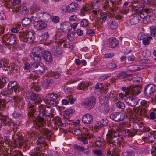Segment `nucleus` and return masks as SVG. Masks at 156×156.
<instances>
[{
    "label": "nucleus",
    "instance_id": "nucleus-4",
    "mask_svg": "<svg viewBox=\"0 0 156 156\" xmlns=\"http://www.w3.org/2000/svg\"><path fill=\"white\" fill-rule=\"evenodd\" d=\"M107 143L108 144L116 145L122 140V136L119 135L117 133H109L107 135Z\"/></svg>",
    "mask_w": 156,
    "mask_h": 156
},
{
    "label": "nucleus",
    "instance_id": "nucleus-33",
    "mask_svg": "<svg viewBox=\"0 0 156 156\" xmlns=\"http://www.w3.org/2000/svg\"><path fill=\"white\" fill-rule=\"evenodd\" d=\"M16 66H15L13 65V66H10L8 64V66H6V68H3V69L5 71H8L10 72L11 73H15L16 72L17 70V68Z\"/></svg>",
    "mask_w": 156,
    "mask_h": 156
},
{
    "label": "nucleus",
    "instance_id": "nucleus-32",
    "mask_svg": "<svg viewBox=\"0 0 156 156\" xmlns=\"http://www.w3.org/2000/svg\"><path fill=\"white\" fill-rule=\"evenodd\" d=\"M141 87L140 86H135L131 88L130 91L132 94L138 95L140 92Z\"/></svg>",
    "mask_w": 156,
    "mask_h": 156
},
{
    "label": "nucleus",
    "instance_id": "nucleus-1",
    "mask_svg": "<svg viewBox=\"0 0 156 156\" xmlns=\"http://www.w3.org/2000/svg\"><path fill=\"white\" fill-rule=\"evenodd\" d=\"M26 100L27 102H29L27 110L30 121H31L36 129L39 130L41 133L46 135L48 139H50L52 132L44 128L46 124L45 119L46 116L51 117L54 116V109L49 105H40L38 107L40 113L38 118H35L34 115L36 111L34 104L41 103L42 100V98L40 95L33 92H27L26 93Z\"/></svg>",
    "mask_w": 156,
    "mask_h": 156
},
{
    "label": "nucleus",
    "instance_id": "nucleus-36",
    "mask_svg": "<svg viewBox=\"0 0 156 156\" xmlns=\"http://www.w3.org/2000/svg\"><path fill=\"white\" fill-rule=\"evenodd\" d=\"M54 82V81L52 79L45 80L42 83V86L44 88H46L50 84L53 83Z\"/></svg>",
    "mask_w": 156,
    "mask_h": 156
},
{
    "label": "nucleus",
    "instance_id": "nucleus-5",
    "mask_svg": "<svg viewBox=\"0 0 156 156\" xmlns=\"http://www.w3.org/2000/svg\"><path fill=\"white\" fill-rule=\"evenodd\" d=\"M58 95L55 93H49L46 94L44 101L46 103L51 105L55 106L56 105V100L57 98Z\"/></svg>",
    "mask_w": 156,
    "mask_h": 156
},
{
    "label": "nucleus",
    "instance_id": "nucleus-41",
    "mask_svg": "<svg viewBox=\"0 0 156 156\" xmlns=\"http://www.w3.org/2000/svg\"><path fill=\"white\" fill-rule=\"evenodd\" d=\"M13 101L15 105L19 104L21 102L22 100V98L21 97L19 96H15L13 97Z\"/></svg>",
    "mask_w": 156,
    "mask_h": 156
},
{
    "label": "nucleus",
    "instance_id": "nucleus-31",
    "mask_svg": "<svg viewBox=\"0 0 156 156\" xmlns=\"http://www.w3.org/2000/svg\"><path fill=\"white\" fill-rule=\"evenodd\" d=\"M44 49L40 47H36L32 49L31 52L33 54H37L41 55V54L44 51Z\"/></svg>",
    "mask_w": 156,
    "mask_h": 156
},
{
    "label": "nucleus",
    "instance_id": "nucleus-21",
    "mask_svg": "<svg viewBox=\"0 0 156 156\" xmlns=\"http://www.w3.org/2000/svg\"><path fill=\"white\" fill-rule=\"evenodd\" d=\"M43 55L44 59L47 62H51L53 60L52 56L50 52L48 51H44Z\"/></svg>",
    "mask_w": 156,
    "mask_h": 156
},
{
    "label": "nucleus",
    "instance_id": "nucleus-64",
    "mask_svg": "<svg viewBox=\"0 0 156 156\" xmlns=\"http://www.w3.org/2000/svg\"><path fill=\"white\" fill-rule=\"evenodd\" d=\"M31 9L32 10H39L40 7L39 5L34 3L32 5Z\"/></svg>",
    "mask_w": 156,
    "mask_h": 156
},
{
    "label": "nucleus",
    "instance_id": "nucleus-34",
    "mask_svg": "<svg viewBox=\"0 0 156 156\" xmlns=\"http://www.w3.org/2000/svg\"><path fill=\"white\" fill-rule=\"evenodd\" d=\"M30 55L33 60L39 62L41 61V55H39L37 54H33L31 52L30 54Z\"/></svg>",
    "mask_w": 156,
    "mask_h": 156
},
{
    "label": "nucleus",
    "instance_id": "nucleus-62",
    "mask_svg": "<svg viewBox=\"0 0 156 156\" xmlns=\"http://www.w3.org/2000/svg\"><path fill=\"white\" fill-rule=\"evenodd\" d=\"M102 126L101 122L100 121H98L96 123L94 127V128L96 129H99Z\"/></svg>",
    "mask_w": 156,
    "mask_h": 156
},
{
    "label": "nucleus",
    "instance_id": "nucleus-11",
    "mask_svg": "<svg viewBox=\"0 0 156 156\" xmlns=\"http://www.w3.org/2000/svg\"><path fill=\"white\" fill-rule=\"evenodd\" d=\"M110 119L116 122L123 120L125 116L124 114L120 112H115L112 113L110 115Z\"/></svg>",
    "mask_w": 156,
    "mask_h": 156
},
{
    "label": "nucleus",
    "instance_id": "nucleus-37",
    "mask_svg": "<svg viewBox=\"0 0 156 156\" xmlns=\"http://www.w3.org/2000/svg\"><path fill=\"white\" fill-rule=\"evenodd\" d=\"M9 61L6 58H3L0 61V67H2L4 68H6L8 65Z\"/></svg>",
    "mask_w": 156,
    "mask_h": 156
},
{
    "label": "nucleus",
    "instance_id": "nucleus-18",
    "mask_svg": "<svg viewBox=\"0 0 156 156\" xmlns=\"http://www.w3.org/2000/svg\"><path fill=\"white\" fill-rule=\"evenodd\" d=\"M67 98L68 99V101L67 99H64L62 100V103L63 105H67L68 104L69 102L71 104H72L76 101V98L73 97L71 95L68 96Z\"/></svg>",
    "mask_w": 156,
    "mask_h": 156
},
{
    "label": "nucleus",
    "instance_id": "nucleus-22",
    "mask_svg": "<svg viewBox=\"0 0 156 156\" xmlns=\"http://www.w3.org/2000/svg\"><path fill=\"white\" fill-rule=\"evenodd\" d=\"M90 83L86 81H82L78 86L77 88L79 89L83 90H87L88 87Z\"/></svg>",
    "mask_w": 156,
    "mask_h": 156
},
{
    "label": "nucleus",
    "instance_id": "nucleus-24",
    "mask_svg": "<svg viewBox=\"0 0 156 156\" xmlns=\"http://www.w3.org/2000/svg\"><path fill=\"white\" fill-rule=\"evenodd\" d=\"M155 138L154 134L152 133H149L144 138V140L147 142H153L155 140Z\"/></svg>",
    "mask_w": 156,
    "mask_h": 156
},
{
    "label": "nucleus",
    "instance_id": "nucleus-16",
    "mask_svg": "<svg viewBox=\"0 0 156 156\" xmlns=\"http://www.w3.org/2000/svg\"><path fill=\"white\" fill-rule=\"evenodd\" d=\"M93 117L90 114H86L82 118L83 122L85 124H90L93 122Z\"/></svg>",
    "mask_w": 156,
    "mask_h": 156
},
{
    "label": "nucleus",
    "instance_id": "nucleus-15",
    "mask_svg": "<svg viewBox=\"0 0 156 156\" xmlns=\"http://www.w3.org/2000/svg\"><path fill=\"white\" fill-rule=\"evenodd\" d=\"M124 100L126 103L131 106H136L138 102V100L137 99L131 96L126 98Z\"/></svg>",
    "mask_w": 156,
    "mask_h": 156
},
{
    "label": "nucleus",
    "instance_id": "nucleus-23",
    "mask_svg": "<svg viewBox=\"0 0 156 156\" xmlns=\"http://www.w3.org/2000/svg\"><path fill=\"white\" fill-rule=\"evenodd\" d=\"M143 68L142 66H141L131 65L127 67V70L129 71L133 72L141 70Z\"/></svg>",
    "mask_w": 156,
    "mask_h": 156
},
{
    "label": "nucleus",
    "instance_id": "nucleus-58",
    "mask_svg": "<svg viewBox=\"0 0 156 156\" xmlns=\"http://www.w3.org/2000/svg\"><path fill=\"white\" fill-rule=\"evenodd\" d=\"M86 34L89 36H93L94 35L95 32L94 30L92 29H87Z\"/></svg>",
    "mask_w": 156,
    "mask_h": 156
},
{
    "label": "nucleus",
    "instance_id": "nucleus-40",
    "mask_svg": "<svg viewBox=\"0 0 156 156\" xmlns=\"http://www.w3.org/2000/svg\"><path fill=\"white\" fill-rule=\"evenodd\" d=\"M106 66L107 68L110 69H113L117 66V65L112 62H109L107 64Z\"/></svg>",
    "mask_w": 156,
    "mask_h": 156
},
{
    "label": "nucleus",
    "instance_id": "nucleus-60",
    "mask_svg": "<svg viewBox=\"0 0 156 156\" xmlns=\"http://www.w3.org/2000/svg\"><path fill=\"white\" fill-rule=\"evenodd\" d=\"M125 156H134L133 151L132 150L127 151L125 153Z\"/></svg>",
    "mask_w": 156,
    "mask_h": 156
},
{
    "label": "nucleus",
    "instance_id": "nucleus-35",
    "mask_svg": "<svg viewBox=\"0 0 156 156\" xmlns=\"http://www.w3.org/2000/svg\"><path fill=\"white\" fill-rule=\"evenodd\" d=\"M140 101V106L143 108H147L149 106L150 102L147 101L145 100H142L140 99L138 100V101Z\"/></svg>",
    "mask_w": 156,
    "mask_h": 156
},
{
    "label": "nucleus",
    "instance_id": "nucleus-14",
    "mask_svg": "<svg viewBox=\"0 0 156 156\" xmlns=\"http://www.w3.org/2000/svg\"><path fill=\"white\" fill-rule=\"evenodd\" d=\"M112 129L115 130L120 132L123 134L128 133L129 130L125 129V126L123 124H119L116 125L112 126Z\"/></svg>",
    "mask_w": 156,
    "mask_h": 156
},
{
    "label": "nucleus",
    "instance_id": "nucleus-53",
    "mask_svg": "<svg viewBox=\"0 0 156 156\" xmlns=\"http://www.w3.org/2000/svg\"><path fill=\"white\" fill-rule=\"evenodd\" d=\"M127 77V75L124 72H121L117 76V77L119 79H124Z\"/></svg>",
    "mask_w": 156,
    "mask_h": 156
},
{
    "label": "nucleus",
    "instance_id": "nucleus-52",
    "mask_svg": "<svg viewBox=\"0 0 156 156\" xmlns=\"http://www.w3.org/2000/svg\"><path fill=\"white\" fill-rule=\"evenodd\" d=\"M89 22L86 19H83L81 21L80 26L81 27H85L89 24Z\"/></svg>",
    "mask_w": 156,
    "mask_h": 156
},
{
    "label": "nucleus",
    "instance_id": "nucleus-51",
    "mask_svg": "<svg viewBox=\"0 0 156 156\" xmlns=\"http://www.w3.org/2000/svg\"><path fill=\"white\" fill-rule=\"evenodd\" d=\"M62 119L59 117H56L54 119V124L58 126H61Z\"/></svg>",
    "mask_w": 156,
    "mask_h": 156
},
{
    "label": "nucleus",
    "instance_id": "nucleus-45",
    "mask_svg": "<svg viewBox=\"0 0 156 156\" xmlns=\"http://www.w3.org/2000/svg\"><path fill=\"white\" fill-rule=\"evenodd\" d=\"M150 31L151 35L154 37H156V27L152 26L150 27Z\"/></svg>",
    "mask_w": 156,
    "mask_h": 156
},
{
    "label": "nucleus",
    "instance_id": "nucleus-38",
    "mask_svg": "<svg viewBox=\"0 0 156 156\" xmlns=\"http://www.w3.org/2000/svg\"><path fill=\"white\" fill-rule=\"evenodd\" d=\"M108 99V98L101 95L99 98L100 103L102 105H104L107 103Z\"/></svg>",
    "mask_w": 156,
    "mask_h": 156
},
{
    "label": "nucleus",
    "instance_id": "nucleus-50",
    "mask_svg": "<svg viewBox=\"0 0 156 156\" xmlns=\"http://www.w3.org/2000/svg\"><path fill=\"white\" fill-rule=\"evenodd\" d=\"M110 3L109 1H106L103 4V9L105 10L108 9L109 10H113V9H111V7L110 6Z\"/></svg>",
    "mask_w": 156,
    "mask_h": 156
},
{
    "label": "nucleus",
    "instance_id": "nucleus-43",
    "mask_svg": "<svg viewBox=\"0 0 156 156\" xmlns=\"http://www.w3.org/2000/svg\"><path fill=\"white\" fill-rule=\"evenodd\" d=\"M147 34L144 33H140L137 37V38L138 40H143L145 38H147Z\"/></svg>",
    "mask_w": 156,
    "mask_h": 156
},
{
    "label": "nucleus",
    "instance_id": "nucleus-10",
    "mask_svg": "<svg viewBox=\"0 0 156 156\" xmlns=\"http://www.w3.org/2000/svg\"><path fill=\"white\" fill-rule=\"evenodd\" d=\"M10 153L9 152V149H6L2 152V154L6 156H23L22 152L18 149L15 148L10 149Z\"/></svg>",
    "mask_w": 156,
    "mask_h": 156
},
{
    "label": "nucleus",
    "instance_id": "nucleus-55",
    "mask_svg": "<svg viewBox=\"0 0 156 156\" xmlns=\"http://www.w3.org/2000/svg\"><path fill=\"white\" fill-rule=\"evenodd\" d=\"M116 105L118 108L120 109H123L125 108V105L123 102L118 101L116 103Z\"/></svg>",
    "mask_w": 156,
    "mask_h": 156
},
{
    "label": "nucleus",
    "instance_id": "nucleus-19",
    "mask_svg": "<svg viewBox=\"0 0 156 156\" xmlns=\"http://www.w3.org/2000/svg\"><path fill=\"white\" fill-rule=\"evenodd\" d=\"M3 119L2 123L0 125L3 124L4 126H10L12 124V121L9 119V117L8 116H3L2 117Z\"/></svg>",
    "mask_w": 156,
    "mask_h": 156
},
{
    "label": "nucleus",
    "instance_id": "nucleus-7",
    "mask_svg": "<svg viewBox=\"0 0 156 156\" xmlns=\"http://www.w3.org/2000/svg\"><path fill=\"white\" fill-rule=\"evenodd\" d=\"M8 92L6 90H3L0 94V109L4 108L5 104L10 101L12 98L8 96Z\"/></svg>",
    "mask_w": 156,
    "mask_h": 156
},
{
    "label": "nucleus",
    "instance_id": "nucleus-28",
    "mask_svg": "<svg viewBox=\"0 0 156 156\" xmlns=\"http://www.w3.org/2000/svg\"><path fill=\"white\" fill-rule=\"evenodd\" d=\"M63 51L64 50L62 48L57 47L53 50V52L55 55L58 56L63 54Z\"/></svg>",
    "mask_w": 156,
    "mask_h": 156
},
{
    "label": "nucleus",
    "instance_id": "nucleus-9",
    "mask_svg": "<svg viewBox=\"0 0 156 156\" xmlns=\"http://www.w3.org/2000/svg\"><path fill=\"white\" fill-rule=\"evenodd\" d=\"M95 98L94 96L87 98L83 102V105L88 109H91L95 104Z\"/></svg>",
    "mask_w": 156,
    "mask_h": 156
},
{
    "label": "nucleus",
    "instance_id": "nucleus-61",
    "mask_svg": "<svg viewBox=\"0 0 156 156\" xmlns=\"http://www.w3.org/2000/svg\"><path fill=\"white\" fill-rule=\"evenodd\" d=\"M132 80L134 82L139 83L142 81V78L140 77H136L133 78Z\"/></svg>",
    "mask_w": 156,
    "mask_h": 156
},
{
    "label": "nucleus",
    "instance_id": "nucleus-26",
    "mask_svg": "<svg viewBox=\"0 0 156 156\" xmlns=\"http://www.w3.org/2000/svg\"><path fill=\"white\" fill-rule=\"evenodd\" d=\"M107 156H119L118 151L115 148H110L107 152Z\"/></svg>",
    "mask_w": 156,
    "mask_h": 156
},
{
    "label": "nucleus",
    "instance_id": "nucleus-6",
    "mask_svg": "<svg viewBox=\"0 0 156 156\" xmlns=\"http://www.w3.org/2000/svg\"><path fill=\"white\" fill-rule=\"evenodd\" d=\"M16 37L14 34H6L4 35L2 38V41L6 45H12L15 44Z\"/></svg>",
    "mask_w": 156,
    "mask_h": 156
},
{
    "label": "nucleus",
    "instance_id": "nucleus-8",
    "mask_svg": "<svg viewBox=\"0 0 156 156\" xmlns=\"http://www.w3.org/2000/svg\"><path fill=\"white\" fill-rule=\"evenodd\" d=\"M144 94L147 97H149L153 96L156 91V86L149 84L144 89Z\"/></svg>",
    "mask_w": 156,
    "mask_h": 156
},
{
    "label": "nucleus",
    "instance_id": "nucleus-39",
    "mask_svg": "<svg viewBox=\"0 0 156 156\" xmlns=\"http://www.w3.org/2000/svg\"><path fill=\"white\" fill-rule=\"evenodd\" d=\"M31 86V90L33 91L37 92L40 90V87L37 83L33 82Z\"/></svg>",
    "mask_w": 156,
    "mask_h": 156
},
{
    "label": "nucleus",
    "instance_id": "nucleus-54",
    "mask_svg": "<svg viewBox=\"0 0 156 156\" xmlns=\"http://www.w3.org/2000/svg\"><path fill=\"white\" fill-rule=\"evenodd\" d=\"M149 117L151 120H154L156 119V112L150 110V111Z\"/></svg>",
    "mask_w": 156,
    "mask_h": 156
},
{
    "label": "nucleus",
    "instance_id": "nucleus-42",
    "mask_svg": "<svg viewBox=\"0 0 156 156\" xmlns=\"http://www.w3.org/2000/svg\"><path fill=\"white\" fill-rule=\"evenodd\" d=\"M31 22V20L30 19L28 18H25L22 20V24L23 26H26L29 25Z\"/></svg>",
    "mask_w": 156,
    "mask_h": 156
},
{
    "label": "nucleus",
    "instance_id": "nucleus-48",
    "mask_svg": "<svg viewBox=\"0 0 156 156\" xmlns=\"http://www.w3.org/2000/svg\"><path fill=\"white\" fill-rule=\"evenodd\" d=\"M139 18L137 16H134L130 20V22L133 25L136 24L139 22Z\"/></svg>",
    "mask_w": 156,
    "mask_h": 156
},
{
    "label": "nucleus",
    "instance_id": "nucleus-30",
    "mask_svg": "<svg viewBox=\"0 0 156 156\" xmlns=\"http://www.w3.org/2000/svg\"><path fill=\"white\" fill-rule=\"evenodd\" d=\"M9 81V80L8 78L4 76H0V88H3Z\"/></svg>",
    "mask_w": 156,
    "mask_h": 156
},
{
    "label": "nucleus",
    "instance_id": "nucleus-47",
    "mask_svg": "<svg viewBox=\"0 0 156 156\" xmlns=\"http://www.w3.org/2000/svg\"><path fill=\"white\" fill-rule=\"evenodd\" d=\"M50 75L51 77H52L55 79H58L61 76V75L59 73L54 72H51L50 73Z\"/></svg>",
    "mask_w": 156,
    "mask_h": 156
},
{
    "label": "nucleus",
    "instance_id": "nucleus-57",
    "mask_svg": "<svg viewBox=\"0 0 156 156\" xmlns=\"http://www.w3.org/2000/svg\"><path fill=\"white\" fill-rule=\"evenodd\" d=\"M73 111L71 109L66 110L65 111V116L68 117H70L72 115Z\"/></svg>",
    "mask_w": 156,
    "mask_h": 156
},
{
    "label": "nucleus",
    "instance_id": "nucleus-12",
    "mask_svg": "<svg viewBox=\"0 0 156 156\" xmlns=\"http://www.w3.org/2000/svg\"><path fill=\"white\" fill-rule=\"evenodd\" d=\"M8 88L10 90H14V91L16 94L19 92L21 89L17 83L15 81L9 82L8 85Z\"/></svg>",
    "mask_w": 156,
    "mask_h": 156
},
{
    "label": "nucleus",
    "instance_id": "nucleus-3",
    "mask_svg": "<svg viewBox=\"0 0 156 156\" xmlns=\"http://www.w3.org/2000/svg\"><path fill=\"white\" fill-rule=\"evenodd\" d=\"M19 35L21 41L28 43H32L35 38L34 33L31 31H22L20 33Z\"/></svg>",
    "mask_w": 156,
    "mask_h": 156
},
{
    "label": "nucleus",
    "instance_id": "nucleus-63",
    "mask_svg": "<svg viewBox=\"0 0 156 156\" xmlns=\"http://www.w3.org/2000/svg\"><path fill=\"white\" fill-rule=\"evenodd\" d=\"M82 151H83V152L84 154L87 155H89L90 154V149L89 147H87L86 148H84L83 147V149L82 150Z\"/></svg>",
    "mask_w": 156,
    "mask_h": 156
},
{
    "label": "nucleus",
    "instance_id": "nucleus-56",
    "mask_svg": "<svg viewBox=\"0 0 156 156\" xmlns=\"http://www.w3.org/2000/svg\"><path fill=\"white\" fill-rule=\"evenodd\" d=\"M93 152L97 156H102V153L100 149H95L93 150Z\"/></svg>",
    "mask_w": 156,
    "mask_h": 156
},
{
    "label": "nucleus",
    "instance_id": "nucleus-20",
    "mask_svg": "<svg viewBox=\"0 0 156 156\" xmlns=\"http://www.w3.org/2000/svg\"><path fill=\"white\" fill-rule=\"evenodd\" d=\"M109 45L112 48H115L119 44L118 41L115 38H110L108 40Z\"/></svg>",
    "mask_w": 156,
    "mask_h": 156
},
{
    "label": "nucleus",
    "instance_id": "nucleus-2",
    "mask_svg": "<svg viewBox=\"0 0 156 156\" xmlns=\"http://www.w3.org/2000/svg\"><path fill=\"white\" fill-rule=\"evenodd\" d=\"M12 132V138L14 140V143L11 144V147H20L24 144H26V141L24 138L22 134L19 132H15L14 131Z\"/></svg>",
    "mask_w": 156,
    "mask_h": 156
},
{
    "label": "nucleus",
    "instance_id": "nucleus-29",
    "mask_svg": "<svg viewBox=\"0 0 156 156\" xmlns=\"http://www.w3.org/2000/svg\"><path fill=\"white\" fill-rule=\"evenodd\" d=\"M108 25L109 28L114 30L117 28L118 27L117 22L114 19H111L108 23Z\"/></svg>",
    "mask_w": 156,
    "mask_h": 156
},
{
    "label": "nucleus",
    "instance_id": "nucleus-17",
    "mask_svg": "<svg viewBox=\"0 0 156 156\" xmlns=\"http://www.w3.org/2000/svg\"><path fill=\"white\" fill-rule=\"evenodd\" d=\"M34 27L37 30H41L47 27V25L45 22L42 20H38L35 21L34 23Z\"/></svg>",
    "mask_w": 156,
    "mask_h": 156
},
{
    "label": "nucleus",
    "instance_id": "nucleus-59",
    "mask_svg": "<svg viewBox=\"0 0 156 156\" xmlns=\"http://www.w3.org/2000/svg\"><path fill=\"white\" fill-rule=\"evenodd\" d=\"M134 112L139 115H141L142 108L139 107H136L134 108Z\"/></svg>",
    "mask_w": 156,
    "mask_h": 156
},
{
    "label": "nucleus",
    "instance_id": "nucleus-25",
    "mask_svg": "<svg viewBox=\"0 0 156 156\" xmlns=\"http://www.w3.org/2000/svg\"><path fill=\"white\" fill-rule=\"evenodd\" d=\"M80 8L79 5L75 2H72L66 6V10H75L79 9Z\"/></svg>",
    "mask_w": 156,
    "mask_h": 156
},
{
    "label": "nucleus",
    "instance_id": "nucleus-46",
    "mask_svg": "<svg viewBox=\"0 0 156 156\" xmlns=\"http://www.w3.org/2000/svg\"><path fill=\"white\" fill-rule=\"evenodd\" d=\"M35 71H36V73L37 74H41L43 73L45 71V69L43 65L41 66L39 65L37 69Z\"/></svg>",
    "mask_w": 156,
    "mask_h": 156
},
{
    "label": "nucleus",
    "instance_id": "nucleus-13",
    "mask_svg": "<svg viewBox=\"0 0 156 156\" xmlns=\"http://www.w3.org/2000/svg\"><path fill=\"white\" fill-rule=\"evenodd\" d=\"M4 142L3 140H1L0 141V150L2 149V150H5L6 149H8L6 147L7 145H9L11 147V144L12 143H10L11 141L9 139V136H5L4 138Z\"/></svg>",
    "mask_w": 156,
    "mask_h": 156
},
{
    "label": "nucleus",
    "instance_id": "nucleus-44",
    "mask_svg": "<svg viewBox=\"0 0 156 156\" xmlns=\"http://www.w3.org/2000/svg\"><path fill=\"white\" fill-rule=\"evenodd\" d=\"M37 143L38 145L41 144L42 146H43L44 147L47 145L46 143L44 141V139L43 137L38 138L37 141Z\"/></svg>",
    "mask_w": 156,
    "mask_h": 156
},
{
    "label": "nucleus",
    "instance_id": "nucleus-27",
    "mask_svg": "<svg viewBox=\"0 0 156 156\" xmlns=\"http://www.w3.org/2000/svg\"><path fill=\"white\" fill-rule=\"evenodd\" d=\"M149 10H133L134 12H136L138 16H140L141 18L143 19L147 16V13Z\"/></svg>",
    "mask_w": 156,
    "mask_h": 156
},
{
    "label": "nucleus",
    "instance_id": "nucleus-49",
    "mask_svg": "<svg viewBox=\"0 0 156 156\" xmlns=\"http://www.w3.org/2000/svg\"><path fill=\"white\" fill-rule=\"evenodd\" d=\"M99 1L96 0L95 2H94L91 4V8L92 9H97L100 6V4L98 3Z\"/></svg>",
    "mask_w": 156,
    "mask_h": 156
}]
</instances>
